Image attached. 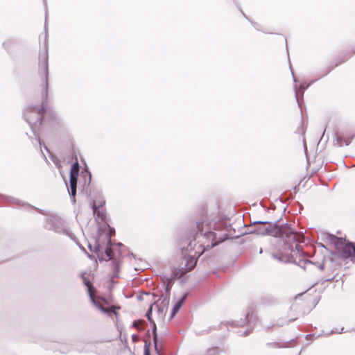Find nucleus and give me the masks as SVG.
Listing matches in <instances>:
<instances>
[{"label": "nucleus", "instance_id": "obj_1", "mask_svg": "<svg viewBox=\"0 0 355 355\" xmlns=\"http://www.w3.org/2000/svg\"><path fill=\"white\" fill-rule=\"evenodd\" d=\"M250 233L258 235H269L275 237H279L285 240L286 243L303 241V236L297 233L288 225L279 226L270 223L258 222L255 223Z\"/></svg>", "mask_w": 355, "mask_h": 355}, {"label": "nucleus", "instance_id": "obj_2", "mask_svg": "<svg viewBox=\"0 0 355 355\" xmlns=\"http://www.w3.org/2000/svg\"><path fill=\"white\" fill-rule=\"evenodd\" d=\"M205 248L193 240L184 250V257L177 268L176 275L180 277L193 270L197 263V259L203 254Z\"/></svg>", "mask_w": 355, "mask_h": 355}, {"label": "nucleus", "instance_id": "obj_3", "mask_svg": "<svg viewBox=\"0 0 355 355\" xmlns=\"http://www.w3.org/2000/svg\"><path fill=\"white\" fill-rule=\"evenodd\" d=\"M48 56L43 53L40 55L38 72L34 79L35 89L42 98H46L48 95Z\"/></svg>", "mask_w": 355, "mask_h": 355}, {"label": "nucleus", "instance_id": "obj_4", "mask_svg": "<svg viewBox=\"0 0 355 355\" xmlns=\"http://www.w3.org/2000/svg\"><path fill=\"white\" fill-rule=\"evenodd\" d=\"M93 304L102 312L110 314L113 313L115 315H118V311L121 307L118 305L113 304V297L110 295L107 297L102 296H96L95 293L90 297Z\"/></svg>", "mask_w": 355, "mask_h": 355}, {"label": "nucleus", "instance_id": "obj_5", "mask_svg": "<svg viewBox=\"0 0 355 355\" xmlns=\"http://www.w3.org/2000/svg\"><path fill=\"white\" fill-rule=\"evenodd\" d=\"M336 248L338 254L343 259H350L353 262H355V244L348 241L338 238L336 243Z\"/></svg>", "mask_w": 355, "mask_h": 355}, {"label": "nucleus", "instance_id": "obj_6", "mask_svg": "<svg viewBox=\"0 0 355 355\" xmlns=\"http://www.w3.org/2000/svg\"><path fill=\"white\" fill-rule=\"evenodd\" d=\"M44 110L42 108H29L25 112L26 120L31 125H40L44 117Z\"/></svg>", "mask_w": 355, "mask_h": 355}, {"label": "nucleus", "instance_id": "obj_7", "mask_svg": "<svg viewBox=\"0 0 355 355\" xmlns=\"http://www.w3.org/2000/svg\"><path fill=\"white\" fill-rule=\"evenodd\" d=\"M79 173V164L76 162L70 171V187H71V195L73 202H76V193L77 187V180Z\"/></svg>", "mask_w": 355, "mask_h": 355}, {"label": "nucleus", "instance_id": "obj_8", "mask_svg": "<svg viewBox=\"0 0 355 355\" xmlns=\"http://www.w3.org/2000/svg\"><path fill=\"white\" fill-rule=\"evenodd\" d=\"M83 280L85 285L87 287L89 297H92L96 292L95 288L93 287L92 283L87 277H83Z\"/></svg>", "mask_w": 355, "mask_h": 355}, {"label": "nucleus", "instance_id": "obj_9", "mask_svg": "<svg viewBox=\"0 0 355 355\" xmlns=\"http://www.w3.org/2000/svg\"><path fill=\"white\" fill-rule=\"evenodd\" d=\"M205 236L207 239H211L212 241L211 245H207V248H211L222 241V240H220L219 241H214L216 240V234L212 232H207V234H205Z\"/></svg>", "mask_w": 355, "mask_h": 355}, {"label": "nucleus", "instance_id": "obj_10", "mask_svg": "<svg viewBox=\"0 0 355 355\" xmlns=\"http://www.w3.org/2000/svg\"><path fill=\"white\" fill-rule=\"evenodd\" d=\"M105 204V201L103 200H101L98 203L96 202H94L93 203V206H92V208H93V212H94V215H97L98 217H101L100 216V211H98L97 209L100 207H102L103 206V205Z\"/></svg>", "mask_w": 355, "mask_h": 355}, {"label": "nucleus", "instance_id": "obj_11", "mask_svg": "<svg viewBox=\"0 0 355 355\" xmlns=\"http://www.w3.org/2000/svg\"><path fill=\"white\" fill-rule=\"evenodd\" d=\"M184 298L182 297L180 301H178L175 306H173V309L172 310L171 317H173L175 315V314L178 312L180 307L182 306V304L183 303Z\"/></svg>", "mask_w": 355, "mask_h": 355}, {"label": "nucleus", "instance_id": "obj_12", "mask_svg": "<svg viewBox=\"0 0 355 355\" xmlns=\"http://www.w3.org/2000/svg\"><path fill=\"white\" fill-rule=\"evenodd\" d=\"M111 264H112V268L113 269V277H117L119 271V264L116 261H112Z\"/></svg>", "mask_w": 355, "mask_h": 355}, {"label": "nucleus", "instance_id": "obj_13", "mask_svg": "<svg viewBox=\"0 0 355 355\" xmlns=\"http://www.w3.org/2000/svg\"><path fill=\"white\" fill-rule=\"evenodd\" d=\"M105 254L109 259H112L114 252L110 247H107L105 249Z\"/></svg>", "mask_w": 355, "mask_h": 355}, {"label": "nucleus", "instance_id": "obj_14", "mask_svg": "<svg viewBox=\"0 0 355 355\" xmlns=\"http://www.w3.org/2000/svg\"><path fill=\"white\" fill-rule=\"evenodd\" d=\"M269 347H280V345L278 343H270L267 344Z\"/></svg>", "mask_w": 355, "mask_h": 355}, {"label": "nucleus", "instance_id": "obj_15", "mask_svg": "<svg viewBox=\"0 0 355 355\" xmlns=\"http://www.w3.org/2000/svg\"><path fill=\"white\" fill-rule=\"evenodd\" d=\"M144 355H150V350H149L148 347H145L144 352Z\"/></svg>", "mask_w": 355, "mask_h": 355}, {"label": "nucleus", "instance_id": "obj_16", "mask_svg": "<svg viewBox=\"0 0 355 355\" xmlns=\"http://www.w3.org/2000/svg\"><path fill=\"white\" fill-rule=\"evenodd\" d=\"M202 224H198L197 225V227L199 229L200 231H202Z\"/></svg>", "mask_w": 355, "mask_h": 355}, {"label": "nucleus", "instance_id": "obj_17", "mask_svg": "<svg viewBox=\"0 0 355 355\" xmlns=\"http://www.w3.org/2000/svg\"><path fill=\"white\" fill-rule=\"evenodd\" d=\"M156 338H157L156 334H155L154 340H155V343H156ZM155 347H157V344H156V343H155Z\"/></svg>", "mask_w": 355, "mask_h": 355}]
</instances>
